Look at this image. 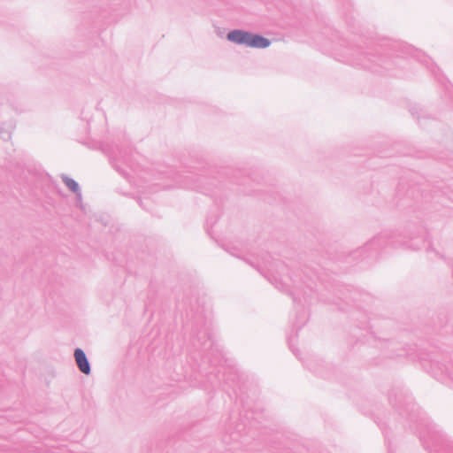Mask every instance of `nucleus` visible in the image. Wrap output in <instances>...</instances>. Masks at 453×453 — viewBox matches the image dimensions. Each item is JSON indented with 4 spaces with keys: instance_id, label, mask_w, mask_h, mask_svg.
Masks as SVG:
<instances>
[{
    "instance_id": "16",
    "label": "nucleus",
    "mask_w": 453,
    "mask_h": 453,
    "mask_svg": "<svg viewBox=\"0 0 453 453\" xmlns=\"http://www.w3.org/2000/svg\"><path fill=\"white\" fill-rule=\"evenodd\" d=\"M385 441L388 447V453H394V449L392 448L391 442L389 441V438L388 437V434H385Z\"/></svg>"
},
{
    "instance_id": "19",
    "label": "nucleus",
    "mask_w": 453,
    "mask_h": 453,
    "mask_svg": "<svg viewBox=\"0 0 453 453\" xmlns=\"http://www.w3.org/2000/svg\"><path fill=\"white\" fill-rule=\"evenodd\" d=\"M411 115L415 116L418 113V111L415 110V108H411Z\"/></svg>"
},
{
    "instance_id": "8",
    "label": "nucleus",
    "mask_w": 453,
    "mask_h": 453,
    "mask_svg": "<svg viewBox=\"0 0 453 453\" xmlns=\"http://www.w3.org/2000/svg\"><path fill=\"white\" fill-rule=\"evenodd\" d=\"M174 180L178 187L200 189L202 192L205 193L206 189H204L203 186L204 177L200 176L198 173L191 171L188 172L187 174L178 173L174 174Z\"/></svg>"
},
{
    "instance_id": "14",
    "label": "nucleus",
    "mask_w": 453,
    "mask_h": 453,
    "mask_svg": "<svg viewBox=\"0 0 453 453\" xmlns=\"http://www.w3.org/2000/svg\"><path fill=\"white\" fill-rule=\"evenodd\" d=\"M62 181L65 184V186L72 191L73 194H78L81 192V188L79 183L73 179L68 177L65 174H62L61 176Z\"/></svg>"
},
{
    "instance_id": "1",
    "label": "nucleus",
    "mask_w": 453,
    "mask_h": 453,
    "mask_svg": "<svg viewBox=\"0 0 453 453\" xmlns=\"http://www.w3.org/2000/svg\"><path fill=\"white\" fill-rule=\"evenodd\" d=\"M388 402L401 416L420 426L419 439L429 453H453V442L449 441L436 427L420 416L418 407L411 395L403 388H394L388 394Z\"/></svg>"
},
{
    "instance_id": "3",
    "label": "nucleus",
    "mask_w": 453,
    "mask_h": 453,
    "mask_svg": "<svg viewBox=\"0 0 453 453\" xmlns=\"http://www.w3.org/2000/svg\"><path fill=\"white\" fill-rule=\"evenodd\" d=\"M245 262L250 264L252 267L256 268L260 273L265 274L264 269H266L273 277L275 287L280 291H288L292 296L293 302L295 303H301L302 300L299 297L297 287H295L293 290L288 289V284L282 281L280 278L285 273L288 272V267L285 263L280 260L272 259L270 255H266L263 257L262 264L254 263L248 259Z\"/></svg>"
},
{
    "instance_id": "17",
    "label": "nucleus",
    "mask_w": 453,
    "mask_h": 453,
    "mask_svg": "<svg viewBox=\"0 0 453 453\" xmlns=\"http://www.w3.org/2000/svg\"><path fill=\"white\" fill-rule=\"evenodd\" d=\"M137 202L142 208H143L144 210H149L147 204H145L144 201L142 198H138Z\"/></svg>"
},
{
    "instance_id": "13",
    "label": "nucleus",
    "mask_w": 453,
    "mask_h": 453,
    "mask_svg": "<svg viewBox=\"0 0 453 453\" xmlns=\"http://www.w3.org/2000/svg\"><path fill=\"white\" fill-rule=\"evenodd\" d=\"M422 230L421 226H416L413 223L408 224L404 228L403 238H409L411 240L417 237L418 234Z\"/></svg>"
},
{
    "instance_id": "21",
    "label": "nucleus",
    "mask_w": 453,
    "mask_h": 453,
    "mask_svg": "<svg viewBox=\"0 0 453 453\" xmlns=\"http://www.w3.org/2000/svg\"><path fill=\"white\" fill-rule=\"evenodd\" d=\"M418 122L419 123V125H422L418 117Z\"/></svg>"
},
{
    "instance_id": "7",
    "label": "nucleus",
    "mask_w": 453,
    "mask_h": 453,
    "mask_svg": "<svg viewBox=\"0 0 453 453\" xmlns=\"http://www.w3.org/2000/svg\"><path fill=\"white\" fill-rule=\"evenodd\" d=\"M379 53L377 49H368L364 50L360 48L355 50L353 53V65H360L363 68L372 69L373 64L378 63L379 65L384 68H388L386 65V61L381 56H377Z\"/></svg>"
},
{
    "instance_id": "2",
    "label": "nucleus",
    "mask_w": 453,
    "mask_h": 453,
    "mask_svg": "<svg viewBox=\"0 0 453 453\" xmlns=\"http://www.w3.org/2000/svg\"><path fill=\"white\" fill-rule=\"evenodd\" d=\"M191 344L196 349L203 353V358L211 365H222V362H226L219 346L211 339L209 327L206 326L201 328L194 327Z\"/></svg>"
},
{
    "instance_id": "15",
    "label": "nucleus",
    "mask_w": 453,
    "mask_h": 453,
    "mask_svg": "<svg viewBox=\"0 0 453 453\" xmlns=\"http://www.w3.org/2000/svg\"><path fill=\"white\" fill-rule=\"evenodd\" d=\"M74 195H75V203H76V205H77L78 207H80L81 209H83L81 191V192H78V194H74Z\"/></svg>"
},
{
    "instance_id": "5",
    "label": "nucleus",
    "mask_w": 453,
    "mask_h": 453,
    "mask_svg": "<svg viewBox=\"0 0 453 453\" xmlns=\"http://www.w3.org/2000/svg\"><path fill=\"white\" fill-rule=\"evenodd\" d=\"M401 236L396 231L385 230L377 236L373 237L369 241L364 247L355 252L364 254L367 253L364 258L377 257V251L381 249L384 245L397 246L403 244L405 241H399L398 238Z\"/></svg>"
},
{
    "instance_id": "18",
    "label": "nucleus",
    "mask_w": 453,
    "mask_h": 453,
    "mask_svg": "<svg viewBox=\"0 0 453 453\" xmlns=\"http://www.w3.org/2000/svg\"><path fill=\"white\" fill-rule=\"evenodd\" d=\"M405 355V351L403 349H401L400 352L395 354V357H401Z\"/></svg>"
},
{
    "instance_id": "11",
    "label": "nucleus",
    "mask_w": 453,
    "mask_h": 453,
    "mask_svg": "<svg viewBox=\"0 0 453 453\" xmlns=\"http://www.w3.org/2000/svg\"><path fill=\"white\" fill-rule=\"evenodd\" d=\"M222 380L226 385L233 388L234 395L239 397L237 390L241 391V388L239 386L240 375L238 372L234 368H228L227 371L223 372Z\"/></svg>"
},
{
    "instance_id": "4",
    "label": "nucleus",
    "mask_w": 453,
    "mask_h": 453,
    "mask_svg": "<svg viewBox=\"0 0 453 453\" xmlns=\"http://www.w3.org/2000/svg\"><path fill=\"white\" fill-rule=\"evenodd\" d=\"M102 150L104 153H106L109 157L110 162L112 167L125 179L130 181L131 175L130 173L121 166V163L128 167H132L131 165V156L132 150L129 146H119L115 145V147L111 146L109 144H103Z\"/></svg>"
},
{
    "instance_id": "23",
    "label": "nucleus",
    "mask_w": 453,
    "mask_h": 453,
    "mask_svg": "<svg viewBox=\"0 0 453 453\" xmlns=\"http://www.w3.org/2000/svg\"><path fill=\"white\" fill-rule=\"evenodd\" d=\"M380 430H382L383 433H385L384 427L380 426Z\"/></svg>"
},
{
    "instance_id": "6",
    "label": "nucleus",
    "mask_w": 453,
    "mask_h": 453,
    "mask_svg": "<svg viewBox=\"0 0 453 453\" xmlns=\"http://www.w3.org/2000/svg\"><path fill=\"white\" fill-rule=\"evenodd\" d=\"M226 39L235 44L256 49H266L271 45V40L268 38L243 29L229 31L226 34Z\"/></svg>"
},
{
    "instance_id": "20",
    "label": "nucleus",
    "mask_w": 453,
    "mask_h": 453,
    "mask_svg": "<svg viewBox=\"0 0 453 453\" xmlns=\"http://www.w3.org/2000/svg\"><path fill=\"white\" fill-rule=\"evenodd\" d=\"M303 274L305 275V277L309 278L310 280H312L311 277L308 275L307 272H303Z\"/></svg>"
},
{
    "instance_id": "12",
    "label": "nucleus",
    "mask_w": 453,
    "mask_h": 453,
    "mask_svg": "<svg viewBox=\"0 0 453 453\" xmlns=\"http://www.w3.org/2000/svg\"><path fill=\"white\" fill-rule=\"evenodd\" d=\"M73 356L79 370L82 373L89 375L91 373V365L84 350L81 348H76Z\"/></svg>"
},
{
    "instance_id": "10",
    "label": "nucleus",
    "mask_w": 453,
    "mask_h": 453,
    "mask_svg": "<svg viewBox=\"0 0 453 453\" xmlns=\"http://www.w3.org/2000/svg\"><path fill=\"white\" fill-rule=\"evenodd\" d=\"M431 372L437 380L444 381L446 379L453 380V365L441 364L433 360L431 363Z\"/></svg>"
},
{
    "instance_id": "22",
    "label": "nucleus",
    "mask_w": 453,
    "mask_h": 453,
    "mask_svg": "<svg viewBox=\"0 0 453 453\" xmlns=\"http://www.w3.org/2000/svg\"><path fill=\"white\" fill-rule=\"evenodd\" d=\"M307 287L310 288V290L312 289V287L311 285H308Z\"/></svg>"
},
{
    "instance_id": "24",
    "label": "nucleus",
    "mask_w": 453,
    "mask_h": 453,
    "mask_svg": "<svg viewBox=\"0 0 453 453\" xmlns=\"http://www.w3.org/2000/svg\"><path fill=\"white\" fill-rule=\"evenodd\" d=\"M434 73V76H437L438 74L435 73L434 70H433Z\"/></svg>"
},
{
    "instance_id": "9",
    "label": "nucleus",
    "mask_w": 453,
    "mask_h": 453,
    "mask_svg": "<svg viewBox=\"0 0 453 453\" xmlns=\"http://www.w3.org/2000/svg\"><path fill=\"white\" fill-rule=\"evenodd\" d=\"M256 427V421L253 411H245L242 416V423L237 424L236 431L233 433V440L238 441L243 434L250 433V430Z\"/></svg>"
}]
</instances>
